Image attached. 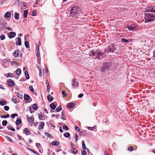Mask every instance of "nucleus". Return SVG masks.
I'll return each mask as SVG.
<instances>
[{"mask_svg":"<svg viewBox=\"0 0 155 155\" xmlns=\"http://www.w3.org/2000/svg\"><path fill=\"white\" fill-rule=\"evenodd\" d=\"M144 11L150 12V13L147 12L145 13V16L144 18L146 22L153 21L155 19V15L151 13L152 12L155 13V6L147 7Z\"/></svg>","mask_w":155,"mask_h":155,"instance_id":"obj_1","label":"nucleus"},{"mask_svg":"<svg viewBox=\"0 0 155 155\" xmlns=\"http://www.w3.org/2000/svg\"><path fill=\"white\" fill-rule=\"evenodd\" d=\"M81 11L79 8L76 6H73L70 11V15L71 16L75 19L77 18L80 14Z\"/></svg>","mask_w":155,"mask_h":155,"instance_id":"obj_2","label":"nucleus"},{"mask_svg":"<svg viewBox=\"0 0 155 155\" xmlns=\"http://www.w3.org/2000/svg\"><path fill=\"white\" fill-rule=\"evenodd\" d=\"M117 48L115 44H112L107 47L105 49V51L106 52H113Z\"/></svg>","mask_w":155,"mask_h":155,"instance_id":"obj_3","label":"nucleus"},{"mask_svg":"<svg viewBox=\"0 0 155 155\" xmlns=\"http://www.w3.org/2000/svg\"><path fill=\"white\" fill-rule=\"evenodd\" d=\"M111 64L108 62L105 63L102 67L101 68V71L102 72H104L108 70L111 67Z\"/></svg>","mask_w":155,"mask_h":155,"instance_id":"obj_4","label":"nucleus"},{"mask_svg":"<svg viewBox=\"0 0 155 155\" xmlns=\"http://www.w3.org/2000/svg\"><path fill=\"white\" fill-rule=\"evenodd\" d=\"M72 85L74 87H78L79 85L78 81L75 78L73 79L72 80Z\"/></svg>","mask_w":155,"mask_h":155,"instance_id":"obj_5","label":"nucleus"},{"mask_svg":"<svg viewBox=\"0 0 155 155\" xmlns=\"http://www.w3.org/2000/svg\"><path fill=\"white\" fill-rule=\"evenodd\" d=\"M127 27L128 29L130 31H134L136 29L135 25L134 24H132L129 25H127Z\"/></svg>","mask_w":155,"mask_h":155,"instance_id":"obj_6","label":"nucleus"},{"mask_svg":"<svg viewBox=\"0 0 155 155\" xmlns=\"http://www.w3.org/2000/svg\"><path fill=\"white\" fill-rule=\"evenodd\" d=\"M104 53L99 52L97 53V59H100L105 57Z\"/></svg>","mask_w":155,"mask_h":155,"instance_id":"obj_7","label":"nucleus"},{"mask_svg":"<svg viewBox=\"0 0 155 155\" xmlns=\"http://www.w3.org/2000/svg\"><path fill=\"white\" fill-rule=\"evenodd\" d=\"M26 117L27 119L28 122L31 123H33L34 120V118L33 116L29 117L28 116L26 115Z\"/></svg>","mask_w":155,"mask_h":155,"instance_id":"obj_8","label":"nucleus"},{"mask_svg":"<svg viewBox=\"0 0 155 155\" xmlns=\"http://www.w3.org/2000/svg\"><path fill=\"white\" fill-rule=\"evenodd\" d=\"M39 124H40L38 127V130H41L43 129L45 124L44 122H40Z\"/></svg>","mask_w":155,"mask_h":155,"instance_id":"obj_9","label":"nucleus"},{"mask_svg":"<svg viewBox=\"0 0 155 155\" xmlns=\"http://www.w3.org/2000/svg\"><path fill=\"white\" fill-rule=\"evenodd\" d=\"M16 33L14 32H10L9 33L8 37L9 38H12L15 37Z\"/></svg>","mask_w":155,"mask_h":155,"instance_id":"obj_10","label":"nucleus"},{"mask_svg":"<svg viewBox=\"0 0 155 155\" xmlns=\"http://www.w3.org/2000/svg\"><path fill=\"white\" fill-rule=\"evenodd\" d=\"M71 146L72 147H71V150H72V149H73V153L74 154L77 153H78V151L75 148V147H76L75 145H71Z\"/></svg>","mask_w":155,"mask_h":155,"instance_id":"obj_11","label":"nucleus"},{"mask_svg":"<svg viewBox=\"0 0 155 155\" xmlns=\"http://www.w3.org/2000/svg\"><path fill=\"white\" fill-rule=\"evenodd\" d=\"M36 55L37 56V59L38 60H39V58L40 56V53L39 51V46H38V47H37L36 48Z\"/></svg>","mask_w":155,"mask_h":155,"instance_id":"obj_12","label":"nucleus"},{"mask_svg":"<svg viewBox=\"0 0 155 155\" xmlns=\"http://www.w3.org/2000/svg\"><path fill=\"white\" fill-rule=\"evenodd\" d=\"M75 104L74 103H68L67 105V107L68 109L74 107Z\"/></svg>","mask_w":155,"mask_h":155,"instance_id":"obj_13","label":"nucleus"},{"mask_svg":"<svg viewBox=\"0 0 155 155\" xmlns=\"http://www.w3.org/2000/svg\"><path fill=\"white\" fill-rule=\"evenodd\" d=\"M8 85L10 87H12L14 86L15 83L13 81H9L8 82Z\"/></svg>","mask_w":155,"mask_h":155,"instance_id":"obj_14","label":"nucleus"},{"mask_svg":"<svg viewBox=\"0 0 155 155\" xmlns=\"http://www.w3.org/2000/svg\"><path fill=\"white\" fill-rule=\"evenodd\" d=\"M55 104H56V102L53 103L50 105V107L52 110H54L56 108Z\"/></svg>","mask_w":155,"mask_h":155,"instance_id":"obj_15","label":"nucleus"},{"mask_svg":"<svg viewBox=\"0 0 155 155\" xmlns=\"http://www.w3.org/2000/svg\"><path fill=\"white\" fill-rule=\"evenodd\" d=\"M11 13L9 12H7L5 13L4 17L5 18H8L9 17L11 16Z\"/></svg>","mask_w":155,"mask_h":155,"instance_id":"obj_16","label":"nucleus"},{"mask_svg":"<svg viewBox=\"0 0 155 155\" xmlns=\"http://www.w3.org/2000/svg\"><path fill=\"white\" fill-rule=\"evenodd\" d=\"M30 98V97L28 94H26L24 95V99L26 101H28Z\"/></svg>","mask_w":155,"mask_h":155,"instance_id":"obj_17","label":"nucleus"},{"mask_svg":"<svg viewBox=\"0 0 155 155\" xmlns=\"http://www.w3.org/2000/svg\"><path fill=\"white\" fill-rule=\"evenodd\" d=\"M44 116V115L42 114H40L38 116L39 119L40 120H44L45 119Z\"/></svg>","mask_w":155,"mask_h":155,"instance_id":"obj_18","label":"nucleus"},{"mask_svg":"<svg viewBox=\"0 0 155 155\" xmlns=\"http://www.w3.org/2000/svg\"><path fill=\"white\" fill-rule=\"evenodd\" d=\"M15 73L18 75H20L21 74V70L19 68L18 69L15 71Z\"/></svg>","mask_w":155,"mask_h":155,"instance_id":"obj_19","label":"nucleus"},{"mask_svg":"<svg viewBox=\"0 0 155 155\" xmlns=\"http://www.w3.org/2000/svg\"><path fill=\"white\" fill-rule=\"evenodd\" d=\"M14 14V18H15V19L16 20H18L19 18V14L15 12Z\"/></svg>","mask_w":155,"mask_h":155,"instance_id":"obj_20","label":"nucleus"},{"mask_svg":"<svg viewBox=\"0 0 155 155\" xmlns=\"http://www.w3.org/2000/svg\"><path fill=\"white\" fill-rule=\"evenodd\" d=\"M32 107L34 110H36L38 109V106L37 104H35L33 105Z\"/></svg>","mask_w":155,"mask_h":155,"instance_id":"obj_21","label":"nucleus"},{"mask_svg":"<svg viewBox=\"0 0 155 155\" xmlns=\"http://www.w3.org/2000/svg\"><path fill=\"white\" fill-rule=\"evenodd\" d=\"M24 16L25 18H26L27 17L28 14V11L27 10H25L24 11Z\"/></svg>","mask_w":155,"mask_h":155,"instance_id":"obj_22","label":"nucleus"},{"mask_svg":"<svg viewBox=\"0 0 155 155\" xmlns=\"http://www.w3.org/2000/svg\"><path fill=\"white\" fill-rule=\"evenodd\" d=\"M59 142L58 141H54L51 143V144L53 145L57 146L59 144Z\"/></svg>","mask_w":155,"mask_h":155,"instance_id":"obj_23","label":"nucleus"},{"mask_svg":"<svg viewBox=\"0 0 155 155\" xmlns=\"http://www.w3.org/2000/svg\"><path fill=\"white\" fill-rule=\"evenodd\" d=\"M15 57H17L18 55V51L15 50L13 53Z\"/></svg>","mask_w":155,"mask_h":155,"instance_id":"obj_24","label":"nucleus"},{"mask_svg":"<svg viewBox=\"0 0 155 155\" xmlns=\"http://www.w3.org/2000/svg\"><path fill=\"white\" fill-rule=\"evenodd\" d=\"M47 99L50 101H52L53 100V97L50 94L48 96Z\"/></svg>","mask_w":155,"mask_h":155,"instance_id":"obj_25","label":"nucleus"},{"mask_svg":"<svg viewBox=\"0 0 155 155\" xmlns=\"http://www.w3.org/2000/svg\"><path fill=\"white\" fill-rule=\"evenodd\" d=\"M61 109V106H59L56 109V111L57 112H59L60 111Z\"/></svg>","mask_w":155,"mask_h":155,"instance_id":"obj_26","label":"nucleus"},{"mask_svg":"<svg viewBox=\"0 0 155 155\" xmlns=\"http://www.w3.org/2000/svg\"><path fill=\"white\" fill-rule=\"evenodd\" d=\"M21 119H17L16 120V125H19L21 123Z\"/></svg>","mask_w":155,"mask_h":155,"instance_id":"obj_27","label":"nucleus"},{"mask_svg":"<svg viewBox=\"0 0 155 155\" xmlns=\"http://www.w3.org/2000/svg\"><path fill=\"white\" fill-rule=\"evenodd\" d=\"M17 39L18 40V45H20L21 44V38L18 37L17 38Z\"/></svg>","mask_w":155,"mask_h":155,"instance_id":"obj_28","label":"nucleus"},{"mask_svg":"<svg viewBox=\"0 0 155 155\" xmlns=\"http://www.w3.org/2000/svg\"><path fill=\"white\" fill-rule=\"evenodd\" d=\"M82 147L84 150L86 149V147L84 140L82 141Z\"/></svg>","mask_w":155,"mask_h":155,"instance_id":"obj_29","label":"nucleus"},{"mask_svg":"<svg viewBox=\"0 0 155 155\" xmlns=\"http://www.w3.org/2000/svg\"><path fill=\"white\" fill-rule=\"evenodd\" d=\"M85 134V131H81L79 134V135L80 136H82L83 135H84Z\"/></svg>","mask_w":155,"mask_h":155,"instance_id":"obj_30","label":"nucleus"},{"mask_svg":"<svg viewBox=\"0 0 155 155\" xmlns=\"http://www.w3.org/2000/svg\"><path fill=\"white\" fill-rule=\"evenodd\" d=\"M5 37L4 34H2L0 36V38L1 40H3L5 39Z\"/></svg>","mask_w":155,"mask_h":155,"instance_id":"obj_31","label":"nucleus"},{"mask_svg":"<svg viewBox=\"0 0 155 155\" xmlns=\"http://www.w3.org/2000/svg\"><path fill=\"white\" fill-rule=\"evenodd\" d=\"M25 75L27 79H28L29 78V76L28 74V72L27 71H26L25 72Z\"/></svg>","mask_w":155,"mask_h":155,"instance_id":"obj_32","label":"nucleus"},{"mask_svg":"<svg viewBox=\"0 0 155 155\" xmlns=\"http://www.w3.org/2000/svg\"><path fill=\"white\" fill-rule=\"evenodd\" d=\"M64 135L65 137H68L70 136V134L69 133L66 132L64 134Z\"/></svg>","mask_w":155,"mask_h":155,"instance_id":"obj_33","label":"nucleus"},{"mask_svg":"<svg viewBox=\"0 0 155 155\" xmlns=\"http://www.w3.org/2000/svg\"><path fill=\"white\" fill-rule=\"evenodd\" d=\"M89 54L90 56H94L95 55V53L94 51H92L90 52Z\"/></svg>","mask_w":155,"mask_h":155,"instance_id":"obj_34","label":"nucleus"},{"mask_svg":"<svg viewBox=\"0 0 155 155\" xmlns=\"http://www.w3.org/2000/svg\"><path fill=\"white\" fill-rule=\"evenodd\" d=\"M121 41H122L124 42H126V43H127V42L130 41L129 40H127V39H126L125 38H123L121 39Z\"/></svg>","mask_w":155,"mask_h":155,"instance_id":"obj_35","label":"nucleus"},{"mask_svg":"<svg viewBox=\"0 0 155 155\" xmlns=\"http://www.w3.org/2000/svg\"><path fill=\"white\" fill-rule=\"evenodd\" d=\"M7 127L8 128V129L11 130H12V131H14L15 130V129L14 128H13L11 126H8Z\"/></svg>","mask_w":155,"mask_h":155,"instance_id":"obj_36","label":"nucleus"},{"mask_svg":"<svg viewBox=\"0 0 155 155\" xmlns=\"http://www.w3.org/2000/svg\"><path fill=\"white\" fill-rule=\"evenodd\" d=\"M25 45L26 48H28L29 47V42L28 41H25Z\"/></svg>","mask_w":155,"mask_h":155,"instance_id":"obj_37","label":"nucleus"},{"mask_svg":"<svg viewBox=\"0 0 155 155\" xmlns=\"http://www.w3.org/2000/svg\"><path fill=\"white\" fill-rule=\"evenodd\" d=\"M7 121L6 120H3L2 122V124L4 126L6 125L7 124Z\"/></svg>","mask_w":155,"mask_h":155,"instance_id":"obj_38","label":"nucleus"},{"mask_svg":"<svg viewBox=\"0 0 155 155\" xmlns=\"http://www.w3.org/2000/svg\"><path fill=\"white\" fill-rule=\"evenodd\" d=\"M5 104V101L4 100H2L0 101V104L4 105Z\"/></svg>","mask_w":155,"mask_h":155,"instance_id":"obj_39","label":"nucleus"},{"mask_svg":"<svg viewBox=\"0 0 155 155\" xmlns=\"http://www.w3.org/2000/svg\"><path fill=\"white\" fill-rule=\"evenodd\" d=\"M9 117V115L8 114H7V115H5L4 116H1V117L2 118H8Z\"/></svg>","mask_w":155,"mask_h":155,"instance_id":"obj_40","label":"nucleus"},{"mask_svg":"<svg viewBox=\"0 0 155 155\" xmlns=\"http://www.w3.org/2000/svg\"><path fill=\"white\" fill-rule=\"evenodd\" d=\"M127 150L130 151H132L134 150V149L132 147H130L128 148Z\"/></svg>","mask_w":155,"mask_h":155,"instance_id":"obj_41","label":"nucleus"},{"mask_svg":"<svg viewBox=\"0 0 155 155\" xmlns=\"http://www.w3.org/2000/svg\"><path fill=\"white\" fill-rule=\"evenodd\" d=\"M78 135L77 133H76L75 134L74 137V138L75 139L76 142H77L78 140Z\"/></svg>","mask_w":155,"mask_h":155,"instance_id":"obj_42","label":"nucleus"},{"mask_svg":"<svg viewBox=\"0 0 155 155\" xmlns=\"http://www.w3.org/2000/svg\"><path fill=\"white\" fill-rule=\"evenodd\" d=\"M18 116V115L17 114H12L11 115V117H12L13 118H15V116Z\"/></svg>","mask_w":155,"mask_h":155,"instance_id":"obj_43","label":"nucleus"},{"mask_svg":"<svg viewBox=\"0 0 155 155\" xmlns=\"http://www.w3.org/2000/svg\"><path fill=\"white\" fill-rule=\"evenodd\" d=\"M4 109L5 110L8 111L9 110V107L8 106H5L4 107Z\"/></svg>","mask_w":155,"mask_h":155,"instance_id":"obj_44","label":"nucleus"},{"mask_svg":"<svg viewBox=\"0 0 155 155\" xmlns=\"http://www.w3.org/2000/svg\"><path fill=\"white\" fill-rule=\"evenodd\" d=\"M28 149L29 150H30L31 151L33 152L34 153L38 154V153H37L36 151L33 150L32 149L30 148H28Z\"/></svg>","mask_w":155,"mask_h":155,"instance_id":"obj_45","label":"nucleus"},{"mask_svg":"<svg viewBox=\"0 0 155 155\" xmlns=\"http://www.w3.org/2000/svg\"><path fill=\"white\" fill-rule=\"evenodd\" d=\"M63 128L64 130H68V127L66 125H64L63 127Z\"/></svg>","mask_w":155,"mask_h":155,"instance_id":"obj_46","label":"nucleus"},{"mask_svg":"<svg viewBox=\"0 0 155 155\" xmlns=\"http://www.w3.org/2000/svg\"><path fill=\"white\" fill-rule=\"evenodd\" d=\"M24 131L26 133H28L29 132V130L28 128H25L24 129Z\"/></svg>","mask_w":155,"mask_h":155,"instance_id":"obj_47","label":"nucleus"},{"mask_svg":"<svg viewBox=\"0 0 155 155\" xmlns=\"http://www.w3.org/2000/svg\"><path fill=\"white\" fill-rule=\"evenodd\" d=\"M74 127H75V129L76 131H77L78 132L79 131H80V129L77 126H75Z\"/></svg>","mask_w":155,"mask_h":155,"instance_id":"obj_48","label":"nucleus"},{"mask_svg":"<svg viewBox=\"0 0 155 155\" xmlns=\"http://www.w3.org/2000/svg\"><path fill=\"white\" fill-rule=\"evenodd\" d=\"M32 15L33 16H36L37 15V11L36 10H34L33 12Z\"/></svg>","mask_w":155,"mask_h":155,"instance_id":"obj_49","label":"nucleus"},{"mask_svg":"<svg viewBox=\"0 0 155 155\" xmlns=\"http://www.w3.org/2000/svg\"><path fill=\"white\" fill-rule=\"evenodd\" d=\"M47 91L48 92H49L50 90V85H47Z\"/></svg>","mask_w":155,"mask_h":155,"instance_id":"obj_50","label":"nucleus"},{"mask_svg":"<svg viewBox=\"0 0 155 155\" xmlns=\"http://www.w3.org/2000/svg\"><path fill=\"white\" fill-rule=\"evenodd\" d=\"M29 87L30 90L32 92L34 91V90L33 87L32 86V85L31 86H30Z\"/></svg>","mask_w":155,"mask_h":155,"instance_id":"obj_51","label":"nucleus"},{"mask_svg":"<svg viewBox=\"0 0 155 155\" xmlns=\"http://www.w3.org/2000/svg\"><path fill=\"white\" fill-rule=\"evenodd\" d=\"M8 76H7V78H8L9 76H10L11 77H12L13 76L12 74L11 73H9L8 74Z\"/></svg>","mask_w":155,"mask_h":155,"instance_id":"obj_52","label":"nucleus"},{"mask_svg":"<svg viewBox=\"0 0 155 155\" xmlns=\"http://www.w3.org/2000/svg\"><path fill=\"white\" fill-rule=\"evenodd\" d=\"M84 94H83L81 93L78 95V97L79 98H82Z\"/></svg>","mask_w":155,"mask_h":155,"instance_id":"obj_53","label":"nucleus"},{"mask_svg":"<svg viewBox=\"0 0 155 155\" xmlns=\"http://www.w3.org/2000/svg\"><path fill=\"white\" fill-rule=\"evenodd\" d=\"M16 94L17 95L18 97L19 98H21L22 97V95H21V94H19L18 92H17Z\"/></svg>","mask_w":155,"mask_h":155,"instance_id":"obj_54","label":"nucleus"},{"mask_svg":"<svg viewBox=\"0 0 155 155\" xmlns=\"http://www.w3.org/2000/svg\"><path fill=\"white\" fill-rule=\"evenodd\" d=\"M87 154L86 152L85 151L83 150L81 152V154L82 155H86Z\"/></svg>","mask_w":155,"mask_h":155,"instance_id":"obj_55","label":"nucleus"},{"mask_svg":"<svg viewBox=\"0 0 155 155\" xmlns=\"http://www.w3.org/2000/svg\"><path fill=\"white\" fill-rule=\"evenodd\" d=\"M12 101L15 104L17 103V100L15 99H12Z\"/></svg>","mask_w":155,"mask_h":155,"instance_id":"obj_56","label":"nucleus"},{"mask_svg":"<svg viewBox=\"0 0 155 155\" xmlns=\"http://www.w3.org/2000/svg\"><path fill=\"white\" fill-rule=\"evenodd\" d=\"M61 93L62 94L64 95L65 96L67 95V94L65 93V91H62Z\"/></svg>","mask_w":155,"mask_h":155,"instance_id":"obj_57","label":"nucleus"},{"mask_svg":"<svg viewBox=\"0 0 155 155\" xmlns=\"http://www.w3.org/2000/svg\"><path fill=\"white\" fill-rule=\"evenodd\" d=\"M0 88L1 89L3 90H5V88L3 87V85L2 84L0 85Z\"/></svg>","mask_w":155,"mask_h":155,"instance_id":"obj_58","label":"nucleus"},{"mask_svg":"<svg viewBox=\"0 0 155 155\" xmlns=\"http://www.w3.org/2000/svg\"><path fill=\"white\" fill-rule=\"evenodd\" d=\"M40 145H41L39 143H36V146L38 147L40 146Z\"/></svg>","mask_w":155,"mask_h":155,"instance_id":"obj_59","label":"nucleus"},{"mask_svg":"<svg viewBox=\"0 0 155 155\" xmlns=\"http://www.w3.org/2000/svg\"><path fill=\"white\" fill-rule=\"evenodd\" d=\"M45 134L48 137H50V136H51V135H50L48 133L45 132Z\"/></svg>","mask_w":155,"mask_h":155,"instance_id":"obj_60","label":"nucleus"},{"mask_svg":"<svg viewBox=\"0 0 155 155\" xmlns=\"http://www.w3.org/2000/svg\"><path fill=\"white\" fill-rule=\"evenodd\" d=\"M59 130L61 133H63V130L62 129L61 127H60L59 128Z\"/></svg>","mask_w":155,"mask_h":155,"instance_id":"obj_61","label":"nucleus"},{"mask_svg":"<svg viewBox=\"0 0 155 155\" xmlns=\"http://www.w3.org/2000/svg\"><path fill=\"white\" fill-rule=\"evenodd\" d=\"M104 154L105 155H109L107 150H105L104 151Z\"/></svg>","mask_w":155,"mask_h":155,"instance_id":"obj_62","label":"nucleus"},{"mask_svg":"<svg viewBox=\"0 0 155 155\" xmlns=\"http://www.w3.org/2000/svg\"><path fill=\"white\" fill-rule=\"evenodd\" d=\"M46 85H50L48 81V80H46Z\"/></svg>","mask_w":155,"mask_h":155,"instance_id":"obj_63","label":"nucleus"},{"mask_svg":"<svg viewBox=\"0 0 155 155\" xmlns=\"http://www.w3.org/2000/svg\"><path fill=\"white\" fill-rule=\"evenodd\" d=\"M7 139L9 141H10L11 142H13V141L9 137H8V138Z\"/></svg>","mask_w":155,"mask_h":155,"instance_id":"obj_64","label":"nucleus"}]
</instances>
